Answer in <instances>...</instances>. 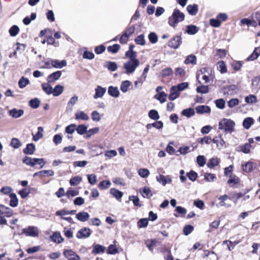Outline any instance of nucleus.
Returning <instances> with one entry per match:
<instances>
[{"instance_id":"f257e3e1","label":"nucleus","mask_w":260,"mask_h":260,"mask_svg":"<svg viewBox=\"0 0 260 260\" xmlns=\"http://www.w3.org/2000/svg\"><path fill=\"white\" fill-rule=\"evenodd\" d=\"M184 14L178 9L174 10L172 15L169 18L168 23L169 25L175 27L180 22L184 19Z\"/></svg>"},{"instance_id":"f03ea898","label":"nucleus","mask_w":260,"mask_h":260,"mask_svg":"<svg viewBox=\"0 0 260 260\" xmlns=\"http://www.w3.org/2000/svg\"><path fill=\"white\" fill-rule=\"evenodd\" d=\"M235 126V122L233 120L224 118L219 122L218 128L225 133L231 134L234 131Z\"/></svg>"},{"instance_id":"7ed1b4c3","label":"nucleus","mask_w":260,"mask_h":260,"mask_svg":"<svg viewBox=\"0 0 260 260\" xmlns=\"http://www.w3.org/2000/svg\"><path fill=\"white\" fill-rule=\"evenodd\" d=\"M139 64V60H128L127 62L124 63L123 68L125 70V73L127 74L133 73Z\"/></svg>"},{"instance_id":"20e7f679","label":"nucleus","mask_w":260,"mask_h":260,"mask_svg":"<svg viewBox=\"0 0 260 260\" xmlns=\"http://www.w3.org/2000/svg\"><path fill=\"white\" fill-rule=\"evenodd\" d=\"M22 234H25L26 236L36 237L38 236L39 231L37 227L29 226L22 230Z\"/></svg>"},{"instance_id":"39448f33","label":"nucleus","mask_w":260,"mask_h":260,"mask_svg":"<svg viewBox=\"0 0 260 260\" xmlns=\"http://www.w3.org/2000/svg\"><path fill=\"white\" fill-rule=\"evenodd\" d=\"M181 43L182 38L181 36H176L169 41L168 46L171 48L177 49Z\"/></svg>"},{"instance_id":"423d86ee","label":"nucleus","mask_w":260,"mask_h":260,"mask_svg":"<svg viewBox=\"0 0 260 260\" xmlns=\"http://www.w3.org/2000/svg\"><path fill=\"white\" fill-rule=\"evenodd\" d=\"M92 231L88 228H83L80 229L76 234V237L78 239L87 238L91 234Z\"/></svg>"},{"instance_id":"0eeeda50","label":"nucleus","mask_w":260,"mask_h":260,"mask_svg":"<svg viewBox=\"0 0 260 260\" xmlns=\"http://www.w3.org/2000/svg\"><path fill=\"white\" fill-rule=\"evenodd\" d=\"M156 179L158 182L164 186L166 185L167 183H171L172 181V178L169 175L164 176L159 174L156 177Z\"/></svg>"},{"instance_id":"6e6552de","label":"nucleus","mask_w":260,"mask_h":260,"mask_svg":"<svg viewBox=\"0 0 260 260\" xmlns=\"http://www.w3.org/2000/svg\"><path fill=\"white\" fill-rule=\"evenodd\" d=\"M63 255L69 260H80V256L74 251L71 249L65 250L63 252Z\"/></svg>"},{"instance_id":"1a4fd4ad","label":"nucleus","mask_w":260,"mask_h":260,"mask_svg":"<svg viewBox=\"0 0 260 260\" xmlns=\"http://www.w3.org/2000/svg\"><path fill=\"white\" fill-rule=\"evenodd\" d=\"M107 89L100 85H98L95 88V94L93 95L94 99L102 98L105 94Z\"/></svg>"},{"instance_id":"9d476101","label":"nucleus","mask_w":260,"mask_h":260,"mask_svg":"<svg viewBox=\"0 0 260 260\" xmlns=\"http://www.w3.org/2000/svg\"><path fill=\"white\" fill-rule=\"evenodd\" d=\"M62 74L61 71H57L55 72L50 75H49L47 78V81L48 83H53L61 77Z\"/></svg>"},{"instance_id":"9b49d317","label":"nucleus","mask_w":260,"mask_h":260,"mask_svg":"<svg viewBox=\"0 0 260 260\" xmlns=\"http://www.w3.org/2000/svg\"><path fill=\"white\" fill-rule=\"evenodd\" d=\"M78 100V97L74 95L72 97L67 104L66 111L67 113H70L73 110V107L77 103Z\"/></svg>"},{"instance_id":"f8f14e48","label":"nucleus","mask_w":260,"mask_h":260,"mask_svg":"<svg viewBox=\"0 0 260 260\" xmlns=\"http://www.w3.org/2000/svg\"><path fill=\"white\" fill-rule=\"evenodd\" d=\"M24 114V111L22 109L13 108L9 111V114L14 118H18L22 116Z\"/></svg>"},{"instance_id":"ddd939ff","label":"nucleus","mask_w":260,"mask_h":260,"mask_svg":"<svg viewBox=\"0 0 260 260\" xmlns=\"http://www.w3.org/2000/svg\"><path fill=\"white\" fill-rule=\"evenodd\" d=\"M255 166L252 161H249L242 165V170L246 173L252 172L255 168Z\"/></svg>"},{"instance_id":"4468645a","label":"nucleus","mask_w":260,"mask_h":260,"mask_svg":"<svg viewBox=\"0 0 260 260\" xmlns=\"http://www.w3.org/2000/svg\"><path fill=\"white\" fill-rule=\"evenodd\" d=\"M13 210L4 205H0V215L4 214L7 217H11L13 215Z\"/></svg>"},{"instance_id":"2eb2a0df","label":"nucleus","mask_w":260,"mask_h":260,"mask_svg":"<svg viewBox=\"0 0 260 260\" xmlns=\"http://www.w3.org/2000/svg\"><path fill=\"white\" fill-rule=\"evenodd\" d=\"M89 214L85 211L80 212L76 215V219L82 222L87 221L89 218Z\"/></svg>"},{"instance_id":"dca6fc26","label":"nucleus","mask_w":260,"mask_h":260,"mask_svg":"<svg viewBox=\"0 0 260 260\" xmlns=\"http://www.w3.org/2000/svg\"><path fill=\"white\" fill-rule=\"evenodd\" d=\"M196 110L197 113L203 114L205 113H209L211 112V109L208 106L201 105L196 107Z\"/></svg>"},{"instance_id":"f3484780","label":"nucleus","mask_w":260,"mask_h":260,"mask_svg":"<svg viewBox=\"0 0 260 260\" xmlns=\"http://www.w3.org/2000/svg\"><path fill=\"white\" fill-rule=\"evenodd\" d=\"M51 65L52 67L61 69L67 66V61L65 60L60 61L59 60H51Z\"/></svg>"},{"instance_id":"a211bd4d","label":"nucleus","mask_w":260,"mask_h":260,"mask_svg":"<svg viewBox=\"0 0 260 260\" xmlns=\"http://www.w3.org/2000/svg\"><path fill=\"white\" fill-rule=\"evenodd\" d=\"M260 55V46L255 48L253 52L247 58V61H253Z\"/></svg>"},{"instance_id":"6ab92c4d","label":"nucleus","mask_w":260,"mask_h":260,"mask_svg":"<svg viewBox=\"0 0 260 260\" xmlns=\"http://www.w3.org/2000/svg\"><path fill=\"white\" fill-rule=\"evenodd\" d=\"M36 149V146L33 143H29L23 149V152L25 154L31 155L34 154Z\"/></svg>"},{"instance_id":"aec40b11","label":"nucleus","mask_w":260,"mask_h":260,"mask_svg":"<svg viewBox=\"0 0 260 260\" xmlns=\"http://www.w3.org/2000/svg\"><path fill=\"white\" fill-rule=\"evenodd\" d=\"M131 85L132 83L131 81L128 80L123 81L121 83L120 87V90L122 92L125 93L129 90Z\"/></svg>"},{"instance_id":"412c9836","label":"nucleus","mask_w":260,"mask_h":260,"mask_svg":"<svg viewBox=\"0 0 260 260\" xmlns=\"http://www.w3.org/2000/svg\"><path fill=\"white\" fill-rule=\"evenodd\" d=\"M108 94L114 98H118L119 96V91L117 87L110 86L108 89Z\"/></svg>"},{"instance_id":"4be33fe9","label":"nucleus","mask_w":260,"mask_h":260,"mask_svg":"<svg viewBox=\"0 0 260 260\" xmlns=\"http://www.w3.org/2000/svg\"><path fill=\"white\" fill-rule=\"evenodd\" d=\"M186 9L190 15L194 16L198 12V5L197 4L188 5Z\"/></svg>"},{"instance_id":"5701e85b","label":"nucleus","mask_w":260,"mask_h":260,"mask_svg":"<svg viewBox=\"0 0 260 260\" xmlns=\"http://www.w3.org/2000/svg\"><path fill=\"white\" fill-rule=\"evenodd\" d=\"M179 92L177 90L176 86L171 87V93L169 94V99L170 101H173L177 99L179 95Z\"/></svg>"},{"instance_id":"b1692460","label":"nucleus","mask_w":260,"mask_h":260,"mask_svg":"<svg viewBox=\"0 0 260 260\" xmlns=\"http://www.w3.org/2000/svg\"><path fill=\"white\" fill-rule=\"evenodd\" d=\"M254 123V120L251 117H247L243 121L242 125L246 129H248Z\"/></svg>"},{"instance_id":"393cba45","label":"nucleus","mask_w":260,"mask_h":260,"mask_svg":"<svg viewBox=\"0 0 260 260\" xmlns=\"http://www.w3.org/2000/svg\"><path fill=\"white\" fill-rule=\"evenodd\" d=\"M186 32L188 35H193L199 30V28L194 25H188L186 26Z\"/></svg>"},{"instance_id":"a878e982","label":"nucleus","mask_w":260,"mask_h":260,"mask_svg":"<svg viewBox=\"0 0 260 260\" xmlns=\"http://www.w3.org/2000/svg\"><path fill=\"white\" fill-rule=\"evenodd\" d=\"M105 248L104 246L100 244H94L93 245V250L92 253L93 254H99L105 251Z\"/></svg>"},{"instance_id":"bb28decb","label":"nucleus","mask_w":260,"mask_h":260,"mask_svg":"<svg viewBox=\"0 0 260 260\" xmlns=\"http://www.w3.org/2000/svg\"><path fill=\"white\" fill-rule=\"evenodd\" d=\"M11 199L10 202V206L12 207H16L18 204V200L15 193H11L9 194Z\"/></svg>"},{"instance_id":"cd10ccee","label":"nucleus","mask_w":260,"mask_h":260,"mask_svg":"<svg viewBox=\"0 0 260 260\" xmlns=\"http://www.w3.org/2000/svg\"><path fill=\"white\" fill-rule=\"evenodd\" d=\"M164 124L161 121H156L152 123H149L147 124L146 128L147 129H150L152 127H155L157 129L162 128L163 127Z\"/></svg>"},{"instance_id":"c85d7f7f","label":"nucleus","mask_w":260,"mask_h":260,"mask_svg":"<svg viewBox=\"0 0 260 260\" xmlns=\"http://www.w3.org/2000/svg\"><path fill=\"white\" fill-rule=\"evenodd\" d=\"M52 241L57 243H60L63 242V239L61 236V234L58 232H55L51 236Z\"/></svg>"},{"instance_id":"c756f323","label":"nucleus","mask_w":260,"mask_h":260,"mask_svg":"<svg viewBox=\"0 0 260 260\" xmlns=\"http://www.w3.org/2000/svg\"><path fill=\"white\" fill-rule=\"evenodd\" d=\"M245 102L248 104H255L257 102V97L253 94H249L245 98Z\"/></svg>"},{"instance_id":"7c9ffc66","label":"nucleus","mask_w":260,"mask_h":260,"mask_svg":"<svg viewBox=\"0 0 260 260\" xmlns=\"http://www.w3.org/2000/svg\"><path fill=\"white\" fill-rule=\"evenodd\" d=\"M75 119L87 120L89 119L88 115L83 111H79L75 114Z\"/></svg>"},{"instance_id":"2f4dec72","label":"nucleus","mask_w":260,"mask_h":260,"mask_svg":"<svg viewBox=\"0 0 260 260\" xmlns=\"http://www.w3.org/2000/svg\"><path fill=\"white\" fill-rule=\"evenodd\" d=\"M104 67L112 72L116 71L117 69V64L115 62L110 61L106 62Z\"/></svg>"},{"instance_id":"473e14b6","label":"nucleus","mask_w":260,"mask_h":260,"mask_svg":"<svg viewBox=\"0 0 260 260\" xmlns=\"http://www.w3.org/2000/svg\"><path fill=\"white\" fill-rule=\"evenodd\" d=\"M110 193L117 200L121 199L123 196L122 192L114 188H112L110 189Z\"/></svg>"},{"instance_id":"72a5a7b5","label":"nucleus","mask_w":260,"mask_h":260,"mask_svg":"<svg viewBox=\"0 0 260 260\" xmlns=\"http://www.w3.org/2000/svg\"><path fill=\"white\" fill-rule=\"evenodd\" d=\"M186 64L191 63L192 64H197V57L195 55L191 54L187 56L184 60Z\"/></svg>"},{"instance_id":"f704fd0d","label":"nucleus","mask_w":260,"mask_h":260,"mask_svg":"<svg viewBox=\"0 0 260 260\" xmlns=\"http://www.w3.org/2000/svg\"><path fill=\"white\" fill-rule=\"evenodd\" d=\"M181 114L182 115L187 118H189L194 115L195 112L193 109L189 108L188 109H184L182 111Z\"/></svg>"},{"instance_id":"c9c22d12","label":"nucleus","mask_w":260,"mask_h":260,"mask_svg":"<svg viewBox=\"0 0 260 260\" xmlns=\"http://www.w3.org/2000/svg\"><path fill=\"white\" fill-rule=\"evenodd\" d=\"M63 91V87L60 85H57L53 89L52 93L55 96H57L61 94Z\"/></svg>"},{"instance_id":"e433bc0d","label":"nucleus","mask_w":260,"mask_h":260,"mask_svg":"<svg viewBox=\"0 0 260 260\" xmlns=\"http://www.w3.org/2000/svg\"><path fill=\"white\" fill-rule=\"evenodd\" d=\"M167 94L161 91L154 95V98L158 100L160 103H164L166 101Z\"/></svg>"},{"instance_id":"4c0bfd02","label":"nucleus","mask_w":260,"mask_h":260,"mask_svg":"<svg viewBox=\"0 0 260 260\" xmlns=\"http://www.w3.org/2000/svg\"><path fill=\"white\" fill-rule=\"evenodd\" d=\"M219 163V160L217 157H213L210 159L207 165L208 167L210 168H213L218 166Z\"/></svg>"},{"instance_id":"58836bf2","label":"nucleus","mask_w":260,"mask_h":260,"mask_svg":"<svg viewBox=\"0 0 260 260\" xmlns=\"http://www.w3.org/2000/svg\"><path fill=\"white\" fill-rule=\"evenodd\" d=\"M49 83H42V87L43 91L46 92L47 94H51L52 92H53V88L49 85Z\"/></svg>"},{"instance_id":"ea45409f","label":"nucleus","mask_w":260,"mask_h":260,"mask_svg":"<svg viewBox=\"0 0 260 260\" xmlns=\"http://www.w3.org/2000/svg\"><path fill=\"white\" fill-rule=\"evenodd\" d=\"M43 128L41 126H39L38 127V132L37 134L34 136L33 137V140L35 141H38L40 139H41L43 136Z\"/></svg>"},{"instance_id":"a19ab883","label":"nucleus","mask_w":260,"mask_h":260,"mask_svg":"<svg viewBox=\"0 0 260 260\" xmlns=\"http://www.w3.org/2000/svg\"><path fill=\"white\" fill-rule=\"evenodd\" d=\"M111 184V182L109 180H103L99 183V187L101 190L106 189L109 188Z\"/></svg>"},{"instance_id":"79ce46f5","label":"nucleus","mask_w":260,"mask_h":260,"mask_svg":"<svg viewBox=\"0 0 260 260\" xmlns=\"http://www.w3.org/2000/svg\"><path fill=\"white\" fill-rule=\"evenodd\" d=\"M19 32V28L17 25H13L9 30L11 36L15 37Z\"/></svg>"},{"instance_id":"37998d69","label":"nucleus","mask_w":260,"mask_h":260,"mask_svg":"<svg viewBox=\"0 0 260 260\" xmlns=\"http://www.w3.org/2000/svg\"><path fill=\"white\" fill-rule=\"evenodd\" d=\"M29 83V80L24 77H22L20 78L18 82V85L20 88L25 87Z\"/></svg>"},{"instance_id":"c03bdc74","label":"nucleus","mask_w":260,"mask_h":260,"mask_svg":"<svg viewBox=\"0 0 260 260\" xmlns=\"http://www.w3.org/2000/svg\"><path fill=\"white\" fill-rule=\"evenodd\" d=\"M217 69L222 74L227 72V69L223 61H220L217 63Z\"/></svg>"},{"instance_id":"a18cd8bd","label":"nucleus","mask_w":260,"mask_h":260,"mask_svg":"<svg viewBox=\"0 0 260 260\" xmlns=\"http://www.w3.org/2000/svg\"><path fill=\"white\" fill-rule=\"evenodd\" d=\"M22 162L27 166L31 167L35 166L34 158H31L26 156L23 158Z\"/></svg>"},{"instance_id":"49530a36","label":"nucleus","mask_w":260,"mask_h":260,"mask_svg":"<svg viewBox=\"0 0 260 260\" xmlns=\"http://www.w3.org/2000/svg\"><path fill=\"white\" fill-rule=\"evenodd\" d=\"M125 56L129 58V60H138L137 59V52L135 51H127L125 52Z\"/></svg>"},{"instance_id":"de8ad7c7","label":"nucleus","mask_w":260,"mask_h":260,"mask_svg":"<svg viewBox=\"0 0 260 260\" xmlns=\"http://www.w3.org/2000/svg\"><path fill=\"white\" fill-rule=\"evenodd\" d=\"M76 212V210H60L56 212V215L57 216H63L65 215L74 214Z\"/></svg>"},{"instance_id":"09e8293b","label":"nucleus","mask_w":260,"mask_h":260,"mask_svg":"<svg viewBox=\"0 0 260 260\" xmlns=\"http://www.w3.org/2000/svg\"><path fill=\"white\" fill-rule=\"evenodd\" d=\"M148 116L150 118L157 120L159 118L158 112L155 110H151L148 113Z\"/></svg>"},{"instance_id":"8fccbe9b","label":"nucleus","mask_w":260,"mask_h":260,"mask_svg":"<svg viewBox=\"0 0 260 260\" xmlns=\"http://www.w3.org/2000/svg\"><path fill=\"white\" fill-rule=\"evenodd\" d=\"M40 104V101L37 98H35L29 101V105L33 109H37Z\"/></svg>"},{"instance_id":"3c124183","label":"nucleus","mask_w":260,"mask_h":260,"mask_svg":"<svg viewBox=\"0 0 260 260\" xmlns=\"http://www.w3.org/2000/svg\"><path fill=\"white\" fill-rule=\"evenodd\" d=\"M82 181V177L80 176H75L71 178L70 180L71 185L75 186L78 185Z\"/></svg>"},{"instance_id":"603ef678","label":"nucleus","mask_w":260,"mask_h":260,"mask_svg":"<svg viewBox=\"0 0 260 260\" xmlns=\"http://www.w3.org/2000/svg\"><path fill=\"white\" fill-rule=\"evenodd\" d=\"M76 129L78 134L82 135L86 133L87 127L84 124H81L79 125Z\"/></svg>"},{"instance_id":"864d4df0","label":"nucleus","mask_w":260,"mask_h":260,"mask_svg":"<svg viewBox=\"0 0 260 260\" xmlns=\"http://www.w3.org/2000/svg\"><path fill=\"white\" fill-rule=\"evenodd\" d=\"M37 15L35 13H32L31 14L30 18L26 17L23 19V22L25 25H28L30 24L31 20H34L36 18Z\"/></svg>"},{"instance_id":"5fc2aeb1","label":"nucleus","mask_w":260,"mask_h":260,"mask_svg":"<svg viewBox=\"0 0 260 260\" xmlns=\"http://www.w3.org/2000/svg\"><path fill=\"white\" fill-rule=\"evenodd\" d=\"M141 193L142 195L143 196V197L144 198H149L152 195L150 189L147 187H144L143 188L142 191H141Z\"/></svg>"},{"instance_id":"6e6d98bb","label":"nucleus","mask_w":260,"mask_h":260,"mask_svg":"<svg viewBox=\"0 0 260 260\" xmlns=\"http://www.w3.org/2000/svg\"><path fill=\"white\" fill-rule=\"evenodd\" d=\"M21 142L17 138H13L11 140V146L15 149L19 148L21 146Z\"/></svg>"},{"instance_id":"4d7b16f0","label":"nucleus","mask_w":260,"mask_h":260,"mask_svg":"<svg viewBox=\"0 0 260 260\" xmlns=\"http://www.w3.org/2000/svg\"><path fill=\"white\" fill-rule=\"evenodd\" d=\"M41 178L44 177H51L54 175V172L52 170L41 171Z\"/></svg>"},{"instance_id":"13d9d810","label":"nucleus","mask_w":260,"mask_h":260,"mask_svg":"<svg viewBox=\"0 0 260 260\" xmlns=\"http://www.w3.org/2000/svg\"><path fill=\"white\" fill-rule=\"evenodd\" d=\"M138 174L141 177L145 178L149 176L150 172L147 169H140L138 170Z\"/></svg>"},{"instance_id":"bf43d9fd","label":"nucleus","mask_w":260,"mask_h":260,"mask_svg":"<svg viewBox=\"0 0 260 260\" xmlns=\"http://www.w3.org/2000/svg\"><path fill=\"white\" fill-rule=\"evenodd\" d=\"M204 179L208 182H213L216 177L213 174L206 173L204 174Z\"/></svg>"},{"instance_id":"052dcab7","label":"nucleus","mask_w":260,"mask_h":260,"mask_svg":"<svg viewBox=\"0 0 260 260\" xmlns=\"http://www.w3.org/2000/svg\"><path fill=\"white\" fill-rule=\"evenodd\" d=\"M120 45L118 44H114L113 46H108L107 50L112 53H116L120 49Z\"/></svg>"},{"instance_id":"680f3d73","label":"nucleus","mask_w":260,"mask_h":260,"mask_svg":"<svg viewBox=\"0 0 260 260\" xmlns=\"http://www.w3.org/2000/svg\"><path fill=\"white\" fill-rule=\"evenodd\" d=\"M229 177L230 179L228 181V183L229 184H231L232 183L238 184L239 183V179L236 175L231 174Z\"/></svg>"},{"instance_id":"e2e57ef3","label":"nucleus","mask_w":260,"mask_h":260,"mask_svg":"<svg viewBox=\"0 0 260 260\" xmlns=\"http://www.w3.org/2000/svg\"><path fill=\"white\" fill-rule=\"evenodd\" d=\"M137 224L140 228H146L148 224V220L147 218H142L138 221Z\"/></svg>"},{"instance_id":"0e129e2a","label":"nucleus","mask_w":260,"mask_h":260,"mask_svg":"<svg viewBox=\"0 0 260 260\" xmlns=\"http://www.w3.org/2000/svg\"><path fill=\"white\" fill-rule=\"evenodd\" d=\"M135 42L138 45H144L145 44L144 36L143 35L138 36L135 40Z\"/></svg>"},{"instance_id":"69168bd1","label":"nucleus","mask_w":260,"mask_h":260,"mask_svg":"<svg viewBox=\"0 0 260 260\" xmlns=\"http://www.w3.org/2000/svg\"><path fill=\"white\" fill-rule=\"evenodd\" d=\"M251 145L250 144H245L244 145L241 146L240 147V150L245 153L247 154L250 152V148H251Z\"/></svg>"},{"instance_id":"338daca9","label":"nucleus","mask_w":260,"mask_h":260,"mask_svg":"<svg viewBox=\"0 0 260 260\" xmlns=\"http://www.w3.org/2000/svg\"><path fill=\"white\" fill-rule=\"evenodd\" d=\"M76 125L75 124H71L66 128V132L68 134L72 135L76 130Z\"/></svg>"},{"instance_id":"774afa93","label":"nucleus","mask_w":260,"mask_h":260,"mask_svg":"<svg viewBox=\"0 0 260 260\" xmlns=\"http://www.w3.org/2000/svg\"><path fill=\"white\" fill-rule=\"evenodd\" d=\"M197 161L199 166L203 167L206 164V158L203 155H199L197 158Z\"/></svg>"}]
</instances>
